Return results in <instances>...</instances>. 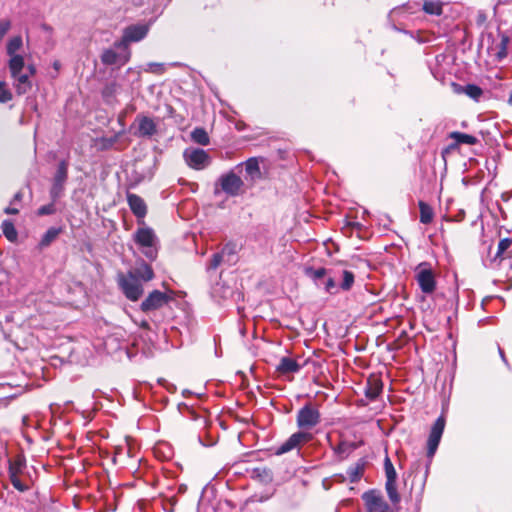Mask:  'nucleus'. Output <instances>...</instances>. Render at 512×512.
<instances>
[{"label": "nucleus", "instance_id": "1", "mask_svg": "<svg viewBox=\"0 0 512 512\" xmlns=\"http://www.w3.org/2000/svg\"><path fill=\"white\" fill-rule=\"evenodd\" d=\"M10 77L13 81V87L18 96L27 94L33 87L32 77L36 74V68L33 64L25 62H16L7 65Z\"/></svg>", "mask_w": 512, "mask_h": 512}, {"label": "nucleus", "instance_id": "2", "mask_svg": "<svg viewBox=\"0 0 512 512\" xmlns=\"http://www.w3.org/2000/svg\"><path fill=\"white\" fill-rule=\"evenodd\" d=\"M133 238L147 258L150 260H154L156 258L157 237L153 229L146 226L140 227L134 233Z\"/></svg>", "mask_w": 512, "mask_h": 512}, {"label": "nucleus", "instance_id": "3", "mask_svg": "<svg viewBox=\"0 0 512 512\" xmlns=\"http://www.w3.org/2000/svg\"><path fill=\"white\" fill-rule=\"evenodd\" d=\"M117 283L127 299L137 301L143 294V283L132 274L119 273Z\"/></svg>", "mask_w": 512, "mask_h": 512}, {"label": "nucleus", "instance_id": "4", "mask_svg": "<svg viewBox=\"0 0 512 512\" xmlns=\"http://www.w3.org/2000/svg\"><path fill=\"white\" fill-rule=\"evenodd\" d=\"M415 279L425 294H432L436 289L435 274L427 262L420 263L415 269Z\"/></svg>", "mask_w": 512, "mask_h": 512}, {"label": "nucleus", "instance_id": "5", "mask_svg": "<svg viewBox=\"0 0 512 512\" xmlns=\"http://www.w3.org/2000/svg\"><path fill=\"white\" fill-rule=\"evenodd\" d=\"M185 163L194 170H203L211 163L209 154L200 148L189 147L184 150Z\"/></svg>", "mask_w": 512, "mask_h": 512}, {"label": "nucleus", "instance_id": "6", "mask_svg": "<svg viewBox=\"0 0 512 512\" xmlns=\"http://www.w3.org/2000/svg\"><path fill=\"white\" fill-rule=\"evenodd\" d=\"M362 500L367 512H394L393 508L385 501L377 490H369L363 493Z\"/></svg>", "mask_w": 512, "mask_h": 512}, {"label": "nucleus", "instance_id": "7", "mask_svg": "<svg viewBox=\"0 0 512 512\" xmlns=\"http://www.w3.org/2000/svg\"><path fill=\"white\" fill-rule=\"evenodd\" d=\"M67 178L68 164L66 161H61L54 175L53 183L50 189V197L53 202L57 201L59 198L62 197Z\"/></svg>", "mask_w": 512, "mask_h": 512}, {"label": "nucleus", "instance_id": "8", "mask_svg": "<svg viewBox=\"0 0 512 512\" xmlns=\"http://www.w3.org/2000/svg\"><path fill=\"white\" fill-rule=\"evenodd\" d=\"M149 31L148 25H131L124 30L122 39L115 43V46L121 50H128L130 42H138L146 37Z\"/></svg>", "mask_w": 512, "mask_h": 512}, {"label": "nucleus", "instance_id": "9", "mask_svg": "<svg viewBox=\"0 0 512 512\" xmlns=\"http://www.w3.org/2000/svg\"><path fill=\"white\" fill-rule=\"evenodd\" d=\"M218 182L221 189L229 196H238L242 193L244 182L233 171L221 175Z\"/></svg>", "mask_w": 512, "mask_h": 512}, {"label": "nucleus", "instance_id": "10", "mask_svg": "<svg viewBox=\"0 0 512 512\" xmlns=\"http://www.w3.org/2000/svg\"><path fill=\"white\" fill-rule=\"evenodd\" d=\"M320 422V413L312 405L303 406L297 414V425L300 428L310 429Z\"/></svg>", "mask_w": 512, "mask_h": 512}, {"label": "nucleus", "instance_id": "11", "mask_svg": "<svg viewBox=\"0 0 512 512\" xmlns=\"http://www.w3.org/2000/svg\"><path fill=\"white\" fill-rule=\"evenodd\" d=\"M445 428V419L440 416L433 424L428 441H427V456L432 458L438 448L443 431Z\"/></svg>", "mask_w": 512, "mask_h": 512}, {"label": "nucleus", "instance_id": "12", "mask_svg": "<svg viewBox=\"0 0 512 512\" xmlns=\"http://www.w3.org/2000/svg\"><path fill=\"white\" fill-rule=\"evenodd\" d=\"M171 300V297L159 290H154L145 298L141 303V310L145 313L158 310L166 305Z\"/></svg>", "mask_w": 512, "mask_h": 512}, {"label": "nucleus", "instance_id": "13", "mask_svg": "<svg viewBox=\"0 0 512 512\" xmlns=\"http://www.w3.org/2000/svg\"><path fill=\"white\" fill-rule=\"evenodd\" d=\"M134 126L136 127L134 134L138 137H152L157 132L155 120L143 114L137 115Z\"/></svg>", "mask_w": 512, "mask_h": 512}, {"label": "nucleus", "instance_id": "14", "mask_svg": "<svg viewBox=\"0 0 512 512\" xmlns=\"http://www.w3.org/2000/svg\"><path fill=\"white\" fill-rule=\"evenodd\" d=\"M312 439V434L309 432L299 431L292 434L281 446L278 447L276 454L282 455L300 445L309 442Z\"/></svg>", "mask_w": 512, "mask_h": 512}, {"label": "nucleus", "instance_id": "15", "mask_svg": "<svg viewBox=\"0 0 512 512\" xmlns=\"http://www.w3.org/2000/svg\"><path fill=\"white\" fill-rule=\"evenodd\" d=\"M23 47V39L21 36H14L9 39L6 45V53L9 57L7 65H11L16 62H25L24 56L20 54V50Z\"/></svg>", "mask_w": 512, "mask_h": 512}, {"label": "nucleus", "instance_id": "16", "mask_svg": "<svg viewBox=\"0 0 512 512\" xmlns=\"http://www.w3.org/2000/svg\"><path fill=\"white\" fill-rule=\"evenodd\" d=\"M127 202L131 211L137 217L138 224H144L143 219L147 214V206L144 200L136 194L128 193Z\"/></svg>", "mask_w": 512, "mask_h": 512}, {"label": "nucleus", "instance_id": "17", "mask_svg": "<svg viewBox=\"0 0 512 512\" xmlns=\"http://www.w3.org/2000/svg\"><path fill=\"white\" fill-rule=\"evenodd\" d=\"M117 53L113 49H107L102 53L101 60L106 65H124L130 58L129 50Z\"/></svg>", "mask_w": 512, "mask_h": 512}, {"label": "nucleus", "instance_id": "18", "mask_svg": "<svg viewBox=\"0 0 512 512\" xmlns=\"http://www.w3.org/2000/svg\"><path fill=\"white\" fill-rule=\"evenodd\" d=\"M132 274L136 279H139L142 283L148 282L154 278V272L150 265L144 261L137 263V265L128 272Z\"/></svg>", "mask_w": 512, "mask_h": 512}, {"label": "nucleus", "instance_id": "19", "mask_svg": "<svg viewBox=\"0 0 512 512\" xmlns=\"http://www.w3.org/2000/svg\"><path fill=\"white\" fill-rule=\"evenodd\" d=\"M300 368V364L296 360L289 357L281 358L279 364L277 365V371L282 375L296 373L300 370Z\"/></svg>", "mask_w": 512, "mask_h": 512}, {"label": "nucleus", "instance_id": "20", "mask_svg": "<svg viewBox=\"0 0 512 512\" xmlns=\"http://www.w3.org/2000/svg\"><path fill=\"white\" fill-rule=\"evenodd\" d=\"M454 86V91L456 93H464L466 94L468 97H470L471 99L473 100H479V98L482 96V89L477 86V85H474V84H468L464 87L460 86V85H457V84H453Z\"/></svg>", "mask_w": 512, "mask_h": 512}, {"label": "nucleus", "instance_id": "21", "mask_svg": "<svg viewBox=\"0 0 512 512\" xmlns=\"http://www.w3.org/2000/svg\"><path fill=\"white\" fill-rule=\"evenodd\" d=\"M383 384L379 378H370L365 388V395L370 400L376 399L382 392Z\"/></svg>", "mask_w": 512, "mask_h": 512}, {"label": "nucleus", "instance_id": "22", "mask_svg": "<svg viewBox=\"0 0 512 512\" xmlns=\"http://www.w3.org/2000/svg\"><path fill=\"white\" fill-rule=\"evenodd\" d=\"M449 138L455 140L456 144L475 145L478 141L475 136L457 131L451 132Z\"/></svg>", "mask_w": 512, "mask_h": 512}, {"label": "nucleus", "instance_id": "23", "mask_svg": "<svg viewBox=\"0 0 512 512\" xmlns=\"http://www.w3.org/2000/svg\"><path fill=\"white\" fill-rule=\"evenodd\" d=\"M420 209V222L423 224H429L434 216L433 209L427 203L420 201L419 202Z\"/></svg>", "mask_w": 512, "mask_h": 512}, {"label": "nucleus", "instance_id": "24", "mask_svg": "<svg viewBox=\"0 0 512 512\" xmlns=\"http://www.w3.org/2000/svg\"><path fill=\"white\" fill-rule=\"evenodd\" d=\"M191 139L200 145L206 146L209 144L210 139L208 133L203 128H195L191 132Z\"/></svg>", "mask_w": 512, "mask_h": 512}, {"label": "nucleus", "instance_id": "25", "mask_svg": "<svg viewBox=\"0 0 512 512\" xmlns=\"http://www.w3.org/2000/svg\"><path fill=\"white\" fill-rule=\"evenodd\" d=\"M385 489L388 495L389 500L393 505H397L401 501V497L397 491V483L396 482H386Z\"/></svg>", "mask_w": 512, "mask_h": 512}, {"label": "nucleus", "instance_id": "26", "mask_svg": "<svg viewBox=\"0 0 512 512\" xmlns=\"http://www.w3.org/2000/svg\"><path fill=\"white\" fill-rule=\"evenodd\" d=\"M2 232L4 236L11 242L16 241L17 239V231L15 229L14 224L10 220H4L2 222Z\"/></svg>", "mask_w": 512, "mask_h": 512}, {"label": "nucleus", "instance_id": "27", "mask_svg": "<svg viewBox=\"0 0 512 512\" xmlns=\"http://www.w3.org/2000/svg\"><path fill=\"white\" fill-rule=\"evenodd\" d=\"M423 10L431 15H440L442 13V5L439 1L426 0L423 4Z\"/></svg>", "mask_w": 512, "mask_h": 512}, {"label": "nucleus", "instance_id": "28", "mask_svg": "<svg viewBox=\"0 0 512 512\" xmlns=\"http://www.w3.org/2000/svg\"><path fill=\"white\" fill-rule=\"evenodd\" d=\"M245 170L248 175H250L253 179L260 176V167L258 160L255 158H250L245 162Z\"/></svg>", "mask_w": 512, "mask_h": 512}, {"label": "nucleus", "instance_id": "29", "mask_svg": "<svg viewBox=\"0 0 512 512\" xmlns=\"http://www.w3.org/2000/svg\"><path fill=\"white\" fill-rule=\"evenodd\" d=\"M12 99L13 93L8 83L4 80L0 81V103L5 104L10 102Z\"/></svg>", "mask_w": 512, "mask_h": 512}, {"label": "nucleus", "instance_id": "30", "mask_svg": "<svg viewBox=\"0 0 512 512\" xmlns=\"http://www.w3.org/2000/svg\"><path fill=\"white\" fill-rule=\"evenodd\" d=\"M386 482H397V473L389 457L384 460Z\"/></svg>", "mask_w": 512, "mask_h": 512}, {"label": "nucleus", "instance_id": "31", "mask_svg": "<svg viewBox=\"0 0 512 512\" xmlns=\"http://www.w3.org/2000/svg\"><path fill=\"white\" fill-rule=\"evenodd\" d=\"M59 230L55 228H50L46 231V233L43 235L40 241L41 247H47L49 246L58 236Z\"/></svg>", "mask_w": 512, "mask_h": 512}, {"label": "nucleus", "instance_id": "32", "mask_svg": "<svg viewBox=\"0 0 512 512\" xmlns=\"http://www.w3.org/2000/svg\"><path fill=\"white\" fill-rule=\"evenodd\" d=\"M24 461L17 458L9 463V475H21L24 469Z\"/></svg>", "mask_w": 512, "mask_h": 512}, {"label": "nucleus", "instance_id": "33", "mask_svg": "<svg viewBox=\"0 0 512 512\" xmlns=\"http://www.w3.org/2000/svg\"><path fill=\"white\" fill-rule=\"evenodd\" d=\"M363 466L362 465H355L353 467H350L347 470V476L351 482H356L360 479V477L363 474Z\"/></svg>", "mask_w": 512, "mask_h": 512}, {"label": "nucleus", "instance_id": "34", "mask_svg": "<svg viewBox=\"0 0 512 512\" xmlns=\"http://www.w3.org/2000/svg\"><path fill=\"white\" fill-rule=\"evenodd\" d=\"M512 240L510 238L501 239L498 243L496 257H503L505 252L510 248Z\"/></svg>", "mask_w": 512, "mask_h": 512}, {"label": "nucleus", "instance_id": "35", "mask_svg": "<svg viewBox=\"0 0 512 512\" xmlns=\"http://www.w3.org/2000/svg\"><path fill=\"white\" fill-rule=\"evenodd\" d=\"M509 44V38L506 35L501 36V41L499 44V50L497 52V57L499 59H503L507 56V47Z\"/></svg>", "mask_w": 512, "mask_h": 512}, {"label": "nucleus", "instance_id": "36", "mask_svg": "<svg viewBox=\"0 0 512 512\" xmlns=\"http://www.w3.org/2000/svg\"><path fill=\"white\" fill-rule=\"evenodd\" d=\"M354 283V275L352 272L345 270L343 272V281L341 287L344 290H349Z\"/></svg>", "mask_w": 512, "mask_h": 512}, {"label": "nucleus", "instance_id": "37", "mask_svg": "<svg viewBox=\"0 0 512 512\" xmlns=\"http://www.w3.org/2000/svg\"><path fill=\"white\" fill-rule=\"evenodd\" d=\"M20 475H9L10 481L15 489L18 491H26L27 486L22 483V481L19 478Z\"/></svg>", "mask_w": 512, "mask_h": 512}, {"label": "nucleus", "instance_id": "38", "mask_svg": "<svg viewBox=\"0 0 512 512\" xmlns=\"http://www.w3.org/2000/svg\"><path fill=\"white\" fill-rule=\"evenodd\" d=\"M55 211H56L55 205H54V202H52L50 204L41 206L38 209L37 214L40 215V216L51 215V214H54Z\"/></svg>", "mask_w": 512, "mask_h": 512}, {"label": "nucleus", "instance_id": "39", "mask_svg": "<svg viewBox=\"0 0 512 512\" xmlns=\"http://www.w3.org/2000/svg\"><path fill=\"white\" fill-rule=\"evenodd\" d=\"M224 257L225 256L221 252L215 253L213 255L211 261H210V264H209L208 268L209 269H216V268H218V266L222 263Z\"/></svg>", "mask_w": 512, "mask_h": 512}, {"label": "nucleus", "instance_id": "40", "mask_svg": "<svg viewBox=\"0 0 512 512\" xmlns=\"http://www.w3.org/2000/svg\"><path fill=\"white\" fill-rule=\"evenodd\" d=\"M224 256H233L237 253V245L235 243H227L221 250Z\"/></svg>", "mask_w": 512, "mask_h": 512}, {"label": "nucleus", "instance_id": "41", "mask_svg": "<svg viewBox=\"0 0 512 512\" xmlns=\"http://www.w3.org/2000/svg\"><path fill=\"white\" fill-rule=\"evenodd\" d=\"M307 274L313 278L314 280H319L323 278L326 275V269L325 268H319V269H310Z\"/></svg>", "mask_w": 512, "mask_h": 512}, {"label": "nucleus", "instance_id": "42", "mask_svg": "<svg viewBox=\"0 0 512 512\" xmlns=\"http://www.w3.org/2000/svg\"><path fill=\"white\" fill-rule=\"evenodd\" d=\"M11 27V22L7 19L0 20V41L6 35Z\"/></svg>", "mask_w": 512, "mask_h": 512}, {"label": "nucleus", "instance_id": "43", "mask_svg": "<svg viewBox=\"0 0 512 512\" xmlns=\"http://www.w3.org/2000/svg\"><path fill=\"white\" fill-rule=\"evenodd\" d=\"M336 286L335 281L332 278H328L325 282V289L327 292H331V290Z\"/></svg>", "mask_w": 512, "mask_h": 512}, {"label": "nucleus", "instance_id": "44", "mask_svg": "<svg viewBox=\"0 0 512 512\" xmlns=\"http://www.w3.org/2000/svg\"><path fill=\"white\" fill-rule=\"evenodd\" d=\"M4 212L6 214L13 215V214H17L19 212V210H18V208H14L12 206H9V207L5 208Z\"/></svg>", "mask_w": 512, "mask_h": 512}, {"label": "nucleus", "instance_id": "45", "mask_svg": "<svg viewBox=\"0 0 512 512\" xmlns=\"http://www.w3.org/2000/svg\"><path fill=\"white\" fill-rule=\"evenodd\" d=\"M22 197H23V193L22 192H17L14 197H13V200L11 202V204H14L16 202H20L22 200Z\"/></svg>", "mask_w": 512, "mask_h": 512}, {"label": "nucleus", "instance_id": "46", "mask_svg": "<svg viewBox=\"0 0 512 512\" xmlns=\"http://www.w3.org/2000/svg\"><path fill=\"white\" fill-rule=\"evenodd\" d=\"M161 65L160 64H157V63H152L150 64V67H160Z\"/></svg>", "mask_w": 512, "mask_h": 512}, {"label": "nucleus", "instance_id": "47", "mask_svg": "<svg viewBox=\"0 0 512 512\" xmlns=\"http://www.w3.org/2000/svg\"><path fill=\"white\" fill-rule=\"evenodd\" d=\"M343 445H344V444L342 443V444H340V445L338 446V451H339V452L343 450Z\"/></svg>", "mask_w": 512, "mask_h": 512}, {"label": "nucleus", "instance_id": "48", "mask_svg": "<svg viewBox=\"0 0 512 512\" xmlns=\"http://www.w3.org/2000/svg\"><path fill=\"white\" fill-rule=\"evenodd\" d=\"M501 357L504 358L503 352L500 350Z\"/></svg>", "mask_w": 512, "mask_h": 512}]
</instances>
